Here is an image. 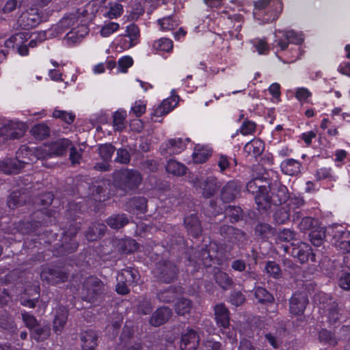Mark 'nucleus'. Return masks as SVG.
Segmentation results:
<instances>
[{
    "instance_id": "1",
    "label": "nucleus",
    "mask_w": 350,
    "mask_h": 350,
    "mask_svg": "<svg viewBox=\"0 0 350 350\" xmlns=\"http://www.w3.org/2000/svg\"><path fill=\"white\" fill-rule=\"evenodd\" d=\"M116 185L126 192L138 188L142 183L141 174L135 170L124 169L117 171L113 175Z\"/></svg>"
},
{
    "instance_id": "2",
    "label": "nucleus",
    "mask_w": 350,
    "mask_h": 350,
    "mask_svg": "<svg viewBox=\"0 0 350 350\" xmlns=\"http://www.w3.org/2000/svg\"><path fill=\"white\" fill-rule=\"evenodd\" d=\"M217 234L221 240L239 248H243L248 242L249 237L243 230L229 224L220 225L217 228Z\"/></svg>"
},
{
    "instance_id": "3",
    "label": "nucleus",
    "mask_w": 350,
    "mask_h": 350,
    "mask_svg": "<svg viewBox=\"0 0 350 350\" xmlns=\"http://www.w3.org/2000/svg\"><path fill=\"white\" fill-rule=\"evenodd\" d=\"M179 269L177 264L171 260L159 261L154 270V278L158 282L170 284L178 279Z\"/></svg>"
},
{
    "instance_id": "4",
    "label": "nucleus",
    "mask_w": 350,
    "mask_h": 350,
    "mask_svg": "<svg viewBox=\"0 0 350 350\" xmlns=\"http://www.w3.org/2000/svg\"><path fill=\"white\" fill-rule=\"evenodd\" d=\"M110 185L108 179L97 180L92 184L84 183L78 187L79 192L84 195V197L92 198L95 201L105 200V193Z\"/></svg>"
},
{
    "instance_id": "5",
    "label": "nucleus",
    "mask_w": 350,
    "mask_h": 350,
    "mask_svg": "<svg viewBox=\"0 0 350 350\" xmlns=\"http://www.w3.org/2000/svg\"><path fill=\"white\" fill-rule=\"evenodd\" d=\"M260 178H256L247 184L246 188L248 192L255 195V202L259 210H267L268 206V185Z\"/></svg>"
},
{
    "instance_id": "6",
    "label": "nucleus",
    "mask_w": 350,
    "mask_h": 350,
    "mask_svg": "<svg viewBox=\"0 0 350 350\" xmlns=\"http://www.w3.org/2000/svg\"><path fill=\"white\" fill-rule=\"evenodd\" d=\"M71 141L68 139H59L55 142H52L48 147V149H37L36 155L38 159L46 161L48 159L53 156L64 155L68 149L71 146Z\"/></svg>"
},
{
    "instance_id": "7",
    "label": "nucleus",
    "mask_w": 350,
    "mask_h": 350,
    "mask_svg": "<svg viewBox=\"0 0 350 350\" xmlns=\"http://www.w3.org/2000/svg\"><path fill=\"white\" fill-rule=\"evenodd\" d=\"M104 284L96 277H88L83 282L81 289L82 297L84 300L89 302L96 299L104 293Z\"/></svg>"
},
{
    "instance_id": "8",
    "label": "nucleus",
    "mask_w": 350,
    "mask_h": 350,
    "mask_svg": "<svg viewBox=\"0 0 350 350\" xmlns=\"http://www.w3.org/2000/svg\"><path fill=\"white\" fill-rule=\"evenodd\" d=\"M267 198V209L271 207V204L280 205L285 203L289 198L287 187L277 180L269 183Z\"/></svg>"
},
{
    "instance_id": "9",
    "label": "nucleus",
    "mask_w": 350,
    "mask_h": 350,
    "mask_svg": "<svg viewBox=\"0 0 350 350\" xmlns=\"http://www.w3.org/2000/svg\"><path fill=\"white\" fill-rule=\"evenodd\" d=\"M77 233V228L71 226L67 231L62 232V239L54 244V247L59 250V254L66 255L77 250L78 243L75 239Z\"/></svg>"
},
{
    "instance_id": "10",
    "label": "nucleus",
    "mask_w": 350,
    "mask_h": 350,
    "mask_svg": "<svg viewBox=\"0 0 350 350\" xmlns=\"http://www.w3.org/2000/svg\"><path fill=\"white\" fill-rule=\"evenodd\" d=\"M291 250L289 251L290 247L285 246L284 250L286 252L291 253L292 256L298 259L301 263H306L310 260L312 262H315V254L313 252L312 247L307 243L301 242L297 245L292 243Z\"/></svg>"
},
{
    "instance_id": "11",
    "label": "nucleus",
    "mask_w": 350,
    "mask_h": 350,
    "mask_svg": "<svg viewBox=\"0 0 350 350\" xmlns=\"http://www.w3.org/2000/svg\"><path fill=\"white\" fill-rule=\"evenodd\" d=\"M26 130L25 124L9 121L0 127V137L4 140L19 139L24 135Z\"/></svg>"
},
{
    "instance_id": "12",
    "label": "nucleus",
    "mask_w": 350,
    "mask_h": 350,
    "mask_svg": "<svg viewBox=\"0 0 350 350\" xmlns=\"http://www.w3.org/2000/svg\"><path fill=\"white\" fill-rule=\"evenodd\" d=\"M69 275V272L65 269L51 267L42 270L40 273V278L42 281L55 285L66 282Z\"/></svg>"
},
{
    "instance_id": "13",
    "label": "nucleus",
    "mask_w": 350,
    "mask_h": 350,
    "mask_svg": "<svg viewBox=\"0 0 350 350\" xmlns=\"http://www.w3.org/2000/svg\"><path fill=\"white\" fill-rule=\"evenodd\" d=\"M194 185L196 188H200L202 190V196L206 198H209L213 196L219 188L220 184L215 177H207L206 179L196 178Z\"/></svg>"
},
{
    "instance_id": "14",
    "label": "nucleus",
    "mask_w": 350,
    "mask_h": 350,
    "mask_svg": "<svg viewBox=\"0 0 350 350\" xmlns=\"http://www.w3.org/2000/svg\"><path fill=\"white\" fill-rule=\"evenodd\" d=\"M308 302L305 293H295L289 299V312L293 315L300 316L304 314Z\"/></svg>"
},
{
    "instance_id": "15",
    "label": "nucleus",
    "mask_w": 350,
    "mask_h": 350,
    "mask_svg": "<svg viewBox=\"0 0 350 350\" xmlns=\"http://www.w3.org/2000/svg\"><path fill=\"white\" fill-rule=\"evenodd\" d=\"M20 26L25 29L36 27L41 22V16L36 9L23 12L18 18Z\"/></svg>"
},
{
    "instance_id": "16",
    "label": "nucleus",
    "mask_w": 350,
    "mask_h": 350,
    "mask_svg": "<svg viewBox=\"0 0 350 350\" xmlns=\"http://www.w3.org/2000/svg\"><path fill=\"white\" fill-rule=\"evenodd\" d=\"M241 187L234 180L228 182L221 190V199L228 203L234 200L241 194Z\"/></svg>"
},
{
    "instance_id": "17",
    "label": "nucleus",
    "mask_w": 350,
    "mask_h": 350,
    "mask_svg": "<svg viewBox=\"0 0 350 350\" xmlns=\"http://www.w3.org/2000/svg\"><path fill=\"white\" fill-rule=\"evenodd\" d=\"M185 146L186 144L182 139H170L161 146L160 152L163 156L166 157L180 153L185 148Z\"/></svg>"
},
{
    "instance_id": "18",
    "label": "nucleus",
    "mask_w": 350,
    "mask_h": 350,
    "mask_svg": "<svg viewBox=\"0 0 350 350\" xmlns=\"http://www.w3.org/2000/svg\"><path fill=\"white\" fill-rule=\"evenodd\" d=\"M147 200L144 197L136 196L130 198L124 204V210L132 214L138 215L146 211Z\"/></svg>"
},
{
    "instance_id": "19",
    "label": "nucleus",
    "mask_w": 350,
    "mask_h": 350,
    "mask_svg": "<svg viewBox=\"0 0 350 350\" xmlns=\"http://www.w3.org/2000/svg\"><path fill=\"white\" fill-rule=\"evenodd\" d=\"M184 225L189 235L198 238L202 231L201 222L196 214H191L184 219Z\"/></svg>"
},
{
    "instance_id": "20",
    "label": "nucleus",
    "mask_w": 350,
    "mask_h": 350,
    "mask_svg": "<svg viewBox=\"0 0 350 350\" xmlns=\"http://www.w3.org/2000/svg\"><path fill=\"white\" fill-rule=\"evenodd\" d=\"M215 319L217 325L224 329L230 325V312L224 304H219L214 307Z\"/></svg>"
},
{
    "instance_id": "21",
    "label": "nucleus",
    "mask_w": 350,
    "mask_h": 350,
    "mask_svg": "<svg viewBox=\"0 0 350 350\" xmlns=\"http://www.w3.org/2000/svg\"><path fill=\"white\" fill-rule=\"evenodd\" d=\"M200 342V337L198 333L193 329H189L182 335L180 349L181 350H196Z\"/></svg>"
},
{
    "instance_id": "22",
    "label": "nucleus",
    "mask_w": 350,
    "mask_h": 350,
    "mask_svg": "<svg viewBox=\"0 0 350 350\" xmlns=\"http://www.w3.org/2000/svg\"><path fill=\"white\" fill-rule=\"evenodd\" d=\"M25 163L17 158H8L0 162V170L5 174H18L25 167Z\"/></svg>"
},
{
    "instance_id": "23",
    "label": "nucleus",
    "mask_w": 350,
    "mask_h": 350,
    "mask_svg": "<svg viewBox=\"0 0 350 350\" xmlns=\"http://www.w3.org/2000/svg\"><path fill=\"white\" fill-rule=\"evenodd\" d=\"M182 292L180 286H170L163 290L159 291L157 294V297L161 302L170 303L174 301Z\"/></svg>"
},
{
    "instance_id": "24",
    "label": "nucleus",
    "mask_w": 350,
    "mask_h": 350,
    "mask_svg": "<svg viewBox=\"0 0 350 350\" xmlns=\"http://www.w3.org/2000/svg\"><path fill=\"white\" fill-rule=\"evenodd\" d=\"M333 239L335 246L343 253L350 252V232L336 231Z\"/></svg>"
},
{
    "instance_id": "25",
    "label": "nucleus",
    "mask_w": 350,
    "mask_h": 350,
    "mask_svg": "<svg viewBox=\"0 0 350 350\" xmlns=\"http://www.w3.org/2000/svg\"><path fill=\"white\" fill-rule=\"evenodd\" d=\"M172 314V310L166 306L158 308L152 315L150 323L153 326H159L169 320Z\"/></svg>"
},
{
    "instance_id": "26",
    "label": "nucleus",
    "mask_w": 350,
    "mask_h": 350,
    "mask_svg": "<svg viewBox=\"0 0 350 350\" xmlns=\"http://www.w3.org/2000/svg\"><path fill=\"white\" fill-rule=\"evenodd\" d=\"M107 226L103 223H92L87 230L85 236L89 241H94L104 236Z\"/></svg>"
},
{
    "instance_id": "27",
    "label": "nucleus",
    "mask_w": 350,
    "mask_h": 350,
    "mask_svg": "<svg viewBox=\"0 0 350 350\" xmlns=\"http://www.w3.org/2000/svg\"><path fill=\"white\" fill-rule=\"evenodd\" d=\"M225 218L228 219L229 223L234 224L241 221L244 218V212L239 206L228 205L224 211Z\"/></svg>"
},
{
    "instance_id": "28",
    "label": "nucleus",
    "mask_w": 350,
    "mask_h": 350,
    "mask_svg": "<svg viewBox=\"0 0 350 350\" xmlns=\"http://www.w3.org/2000/svg\"><path fill=\"white\" fill-rule=\"evenodd\" d=\"M195 258L198 265H202L205 267H210L217 261V259L213 257L211 251L206 247H202L198 250L196 253Z\"/></svg>"
},
{
    "instance_id": "29",
    "label": "nucleus",
    "mask_w": 350,
    "mask_h": 350,
    "mask_svg": "<svg viewBox=\"0 0 350 350\" xmlns=\"http://www.w3.org/2000/svg\"><path fill=\"white\" fill-rule=\"evenodd\" d=\"M97 339L98 336L92 330L82 332L80 335L82 350H95Z\"/></svg>"
},
{
    "instance_id": "30",
    "label": "nucleus",
    "mask_w": 350,
    "mask_h": 350,
    "mask_svg": "<svg viewBox=\"0 0 350 350\" xmlns=\"http://www.w3.org/2000/svg\"><path fill=\"white\" fill-rule=\"evenodd\" d=\"M288 202L287 204H286V206H288L289 208V211L292 210L293 211V214L292 215L293 221L295 222L297 220H298L299 218H301L303 216V213L300 211H297V209L299 208L301 206H302L305 201L303 199V198L299 196H292L290 197L288 199Z\"/></svg>"
},
{
    "instance_id": "31",
    "label": "nucleus",
    "mask_w": 350,
    "mask_h": 350,
    "mask_svg": "<svg viewBox=\"0 0 350 350\" xmlns=\"http://www.w3.org/2000/svg\"><path fill=\"white\" fill-rule=\"evenodd\" d=\"M130 218L125 213L113 214L109 217L106 222L112 229L119 230L129 223Z\"/></svg>"
},
{
    "instance_id": "32",
    "label": "nucleus",
    "mask_w": 350,
    "mask_h": 350,
    "mask_svg": "<svg viewBox=\"0 0 350 350\" xmlns=\"http://www.w3.org/2000/svg\"><path fill=\"white\" fill-rule=\"evenodd\" d=\"M166 172L174 176H183L187 174V167L174 159H170L165 165Z\"/></svg>"
},
{
    "instance_id": "33",
    "label": "nucleus",
    "mask_w": 350,
    "mask_h": 350,
    "mask_svg": "<svg viewBox=\"0 0 350 350\" xmlns=\"http://www.w3.org/2000/svg\"><path fill=\"white\" fill-rule=\"evenodd\" d=\"M301 166V163L293 159H286L280 165L282 171L289 176H295L300 173Z\"/></svg>"
},
{
    "instance_id": "34",
    "label": "nucleus",
    "mask_w": 350,
    "mask_h": 350,
    "mask_svg": "<svg viewBox=\"0 0 350 350\" xmlns=\"http://www.w3.org/2000/svg\"><path fill=\"white\" fill-rule=\"evenodd\" d=\"M68 318V310L65 307H59L57 311L53 321V330L59 334L65 325Z\"/></svg>"
},
{
    "instance_id": "35",
    "label": "nucleus",
    "mask_w": 350,
    "mask_h": 350,
    "mask_svg": "<svg viewBox=\"0 0 350 350\" xmlns=\"http://www.w3.org/2000/svg\"><path fill=\"white\" fill-rule=\"evenodd\" d=\"M274 231V228L264 222L258 223L254 228L255 236L263 241L267 240L273 234Z\"/></svg>"
},
{
    "instance_id": "36",
    "label": "nucleus",
    "mask_w": 350,
    "mask_h": 350,
    "mask_svg": "<svg viewBox=\"0 0 350 350\" xmlns=\"http://www.w3.org/2000/svg\"><path fill=\"white\" fill-rule=\"evenodd\" d=\"M342 304L336 301L328 304V319L330 323H337L342 314Z\"/></svg>"
},
{
    "instance_id": "37",
    "label": "nucleus",
    "mask_w": 350,
    "mask_h": 350,
    "mask_svg": "<svg viewBox=\"0 0 350 350\" xmlns=\"http://www.w3.org/2000/svg\"><path fill=\"white\" fill-rule=\"evenodd\" d=\"M212 154V150L205 146L198 145L195 147L193 153V159L196 163H203L206 162Z\"/></svg>"
},
{
    "instance_id": "38",
    "label": "nucleus",
    "mask_w": 350,
    "mask_h": 350,
    "mask_svg": "<svg viewBox=\"0 0 350 350\" xmlns=\"http://www.w3.org/2000/svg\"><path fill=\"white\" fill-rule=\"evenodd\" d=\"M244 150L252 157H257L264 151V143L260 139H253L245 144Z\"/></svg>"
},
{
    "instance_id": "39",
    "label": "nucleus",
    "mask_w": 350,
    "mask_h": 350,
    "mask_svg": "<svg viewBox=\"0 0 350 350\" xmlns=\"http://www.w3.org/2000/svg\"><path fill=\"white\" fill-rule=\"evenodd\" d=\"M325 229L317 226L316 228L310 232L309 237L311 243L315 247L321 246L325 239Z\"/></svg>"
},
{
    "instance_id": "40",
    "label": "nucleus",
    "mask_w": 350,
    "mask_h": 350,
    "mask_svg": "<svg viewBox=\"0 0 350 350\" xmlns=\"http://www.w3.org/2000/svg\"><path fill=\"white\" fill-rule=\"evenodd\" d=\"M273 218L275 224H285L290 220L291 211H289L288 206H281L274 212Z\"/></svg>"
},
{
    "instance_id": "41",
    "label": "nucleus",
    "mask_w": 350,
    "mask_h": 350,
    "mask_svg": "<svg viewBox=\"0 0 350 350\" xmlns=\"http://www.w3.org/2000/svg\"><path fill=\"white\" fill-rule=\"evenodd\" d=\"M254 296L258 302L262 304H273L275 301L273 295L267 289L260 286L255 288Z\"/></svg>"
},
{
    "instance_id": "42",
    "label": "nucleus",
    "mask_w": 350,
    "mask_h": 350,
    "mask_svg": "<svg viewBox=\"0 0 350 350\" xmlns=\"http://www.w3.org/2000/svg\"><path fill=\"white\" fill-rule=\"evenodd\" d=\"M216 283L224 290L229 289L233 285V280L229 275L222 271H218L215 273Z\"/></svg>"
},
{
    "instance_id": "43",
    "label": "nucleus",
    "mask_w": 350,
    "mask_h": 350,
    "mask_svg": "<svg viewBox=\"0 0 350 350\" xmlns=\"http://www.w3.org/2000/svg\"><path fill=\"white\" fill-rule=\"evenodd\" d=\"M51 329L48 326L38 325L31 331V337L37 342H42L48 338Z\"/></svg>"
},
{
    "instance_id": "44",
    "label": "nucleus",
    "mask_w": 350,
    "mask_h": 350,
    "mask_svg": "<svg viewBox=\"0 0 350 350\" xmlns=\"http://www.w3.org/2000/svg\"><path fill=\"white\" fill-rule=\"evenodd\" d=\"M80 29L75 31L71 30L66 34V39L72 43L80 42L84 36L88 33V28L85 25H81Z\"/></svg>"
},
{
    "instance_id": "45",
    "label": "nucleus",
    "mask_w": 350,
    "mask_h": 350,
    "mask_svg": "<svg viewBox=\"0 0 350 350\" xmlns=\"http://www.w3.org/2000/svg\"><path fill=\"white\" fill-rule=\"evenodd\" d=\"M31 132L36 139L42 140L49 136L50 129L45 124H38L32 127Z\"/></svg>"
},
{
    "instance_id": "46",
    "label": "nucleus",
    "mask_w": 350,
    "mask_h": 350,
    "mask_svg": "<svg viewBox=\"0 0 350 350\" xmlns=\"http://www.w3.org/2000/svg\"><path fill=\"white\" fill-rule=\"evenodd\" d=\"M318 226V221L312 217H303L298 224V228L301 232H311Z\"/></svg>"
},
{
    "instance_id": "47",
    "label": "nucleus",
    "mask_w": 350,
    "mask_h": 350,
    "mask_svg": "<svg viewBox=\"0 0 350 350\" xmlns=\"http://www.w3.org/2000/svg\"><path fill=\"white\" fill-rule=\"evenodd\" d=\"M191 308V301L186 298L179 299L175 305L176 312L179 315H185V314L189 313Z\"/></svg>"
},
{
    "instance_id": "48",
    "label": "nucleus",
    "mask_w": 350,
    "mask_h": 350,
    "mask_svg": "<svg viewBox=\"0 0 350 350\" xmlns=\"http://www.w3.org/2000/svg\"><path fill=\"white\" fill-rule=\"evenodd\" d=\"M115 150L116 148L111 144H100L98 148L99 155L106 162L111 159Z\"/></svg>"
},
{
    "instance_id": "49",
    "label": "nucleus",
    "mask_w": 350,
    "mask_h": 350,
    "mask_svg": "<svg viewBox=\"0 0 350 350\" xmlns=\"http://www.w3.org/2000/svg\"><path fill=\"white\" fill-rule=\"evenodd\" d=\"M265 270L269 276L278 279L282 276V271L280 265L275 261H268L265 265Z\"/></svg>"
},
{
    "instance_id": "50",
    "label": "nucleus",
    "mask_w": 350,
    "mask_h": 350,
    "mask_svg": "<svg viewBox=\"0 0 350 350\" xmlns=\"http://www.w3.org/2000/svg\"><path fill=\"white\" fill-rule=\"evenodd\" d=\"M137 312L142 314H148L152 310V306L149 299L140 297L137 300Z\"/></svg>"
},
{
    "instance_id": "51",
    "label": "nucleus",
    "mask_w": 350,
    "mask_h": 350,
    "mask_svg": "<svg viewBox=\"0 0 350 350\" xmlns=\"http://www.w3.org/2000/svg\"><path fill=\"white\" fill-rule=\"evenodd\" d=\"M0 327L10 332H14L16 328L13 317L8 314L0 316Z\"/></svg>"
},
{
    "instance_id": "52",
    "label": "nucleus",
    "mask_w": 350,
    "mask_h": 350,
    "mask_svg": "<svg viewBox=\"0 0 350 350\" xmlns=\"http://www.w3.org/2000/svg\"><path fill=\"white\" fill-rule=\"evenodd\" d=\"M153 48L157 51L170 52L172 50L173 42L168 38H161L154 42Z\"/></svg>"
},
{
    "instance_id": "53",
    "label": "nucleus",
    "mask_w": 350,
    "mask_h": 350,
    "mask_svg": "<svg viewBox=\"0 0 350 350\" xmlns=\"http://www.w3.org/2000/svg\"><path fill=\"white\" fill-rule=\"evenodd\" d=\"M319 339L321 342L329 344L332 346H336L338 343L337 340L332 333L325 329H322L319 333Z\"/></svg>"
},
{
    "instance_id": "54",
    "label": "nucleus",
    "mask_w": 350,
    "mask_h": 350,
    "mask_svg": "<svg viewBox=\"0 0 350 350\" xmlns=\"http://www.w3.org/2000/svg\"><path fill=\"white\" fill-rule=\"evenodd\" d=\"M297 233L291 229L283 228L278 232L277 239L283 242H290L296 239Z\"/></svg>"
},
{
    "instance_id": "55",
    "label": "nucleus",
    "mask_w": 350,
    "mask_h": 350,
    "mask_svg": "<svg viewBox=\"0 0 350 350\" xmlns=\"http://www.w3.org/2000/svg\"><path fill=\"white\" fill-rule=\"evenodd\" d=\"M282 32L285 39L288 40L289 43L301 44L304 41L302 35L294 30H284Z\"/></svg>"
},
{
    "instance_id": "56",
    "label": "nucleus",
    "mask_w": 350,
    "mask_h": 350,
    "mask_svg": "<svg viewBox=\"0 0 350 350\" xmlns=\"http://www.w3.org/2000/svg\"><path fill=\"white\" fill-rule=\"evenodd\" d=\"M120 245L121 251L125 254L131 253L138 247V243L132 239L122 240Z\"/></svg>"
},
{
    "instance_id": "57",
    "label": "nucleus",
    "mask_w": 350,
    "mask_h": 350,
    "mask_svg": "<svg viewBox=\"0 0 350 350\" xmlns=\"http://www.w3.org/2000/svg\"><path fill=\"white\" fill-rule=\"evenodd\" d=\"M78 21V18L76 14H71L68 16H64L59 23V26L63 29H67L69 27L75 25Z\"/></svg>"
},
{
    "instance_id": "58",
    "label": "nucleus",
    "mask_w": 350,
    "mask_h": 350,
    "mask_svg": "<svg viewBox=\"0 0 350 350\" xmlns=\"http://www.w3.org/2000/svg\"><path fill=\"white\" fill-rule=\"evenodd\" d=\"M40 226V221H31L23 222L21 224V230L24 234H29L37 230Z\"/></svg>"
},
{
    "instance_id": "59",
    "label": "nucleus",
    "mask_w": 350,
    "mask_h": 350,
    "mask_svg": "<svg viewBox=\"0 0 350 350\" xmlns=\"http://www.w3.org/2000/svg\"><path fill=\"white\" fill-rule=\"evenodd\" d=\"M256 124L255 122L245 120L241 128L237 131L238 132H240L243 135H252L256 131Z\"/></svg>"
},
{
    "instance_id": "60",
    "label": "nucleus",
    "mask_w": 350,
    "mask_h": 350,
    "mask_svg": "<svg viewBox=\"0 0 350 350\" xmlns=\"http://www.w3.org/2000/svg\"><path fill=\"white\" fill-rule=\"evenodd\" d=\"M25 38L24 33L20 32L10 36L5 41V46L8 48H14V44L17 46L21 44L23 42V39Z\"/></svg>"
},
{
    "instance_id": "61",
    "label": "nucleus",
    "mask_w": 350,
    "mask_h": 350,
    "mask_svg": "<svg viewBox=\"0 0 350 350\" xmlns=\"http://www.w3.org/2000/svg\"><path fill=\"white\" fill-rule=\"evenodd\" d=\"M126 33V36L130 38L131 44L129 46L131 47L134 46L136 44L135 41L137 40L139 36V30L138 27L135 24H131L127 27Z\"/></svg>"
},
{
    "instance_id": "62",
    "label": "nucleus",
    "mask_w": 350,
    "mask_h": 350,
    "mask_svg": "<svg viewBox=\"0 0 350 350\" xmlns=\"http://www.w3.org/2000/svg\"><path fill=\"white\" fill-rule=\"evenodd\" d=\"M53 116L55 118H59L69 124L72 123L75 118V116L73 113L61 110H55L53 113Z\"/></svg>"
},
{
    "instance_id": "63",
    "label": "nucleus",
    "mask_w": 350,
    "mask_h": 350,
    "mask_svg": "<svg viewBox=\"0 0 350 350\" xmlns=\"http://www.w3.org/2000/svg\"><path fill=\"white\" fill-rule=\"evenodd\" d=\"M316 178L318 180L327 179L330 182L336 181V177L331 173V169L320 168L316 172Z\"/></svg>"
},
{
    "instance_id": "64",
    "label": "nucleus",
    "mask_w": 350,
    "mask_h": 350,
    "mask_svg": "<svg viewBox=\"0 0 350 350\" xmlns=\"http://www.w3.org/2000/svg\"><path fill=\"white\" fill-rule=\"evenodd\" d=\"M131 161L129 152L125 148H120L117 150V156L115 161L122 164H128Z\"/></svg>"
}]
</instances>
